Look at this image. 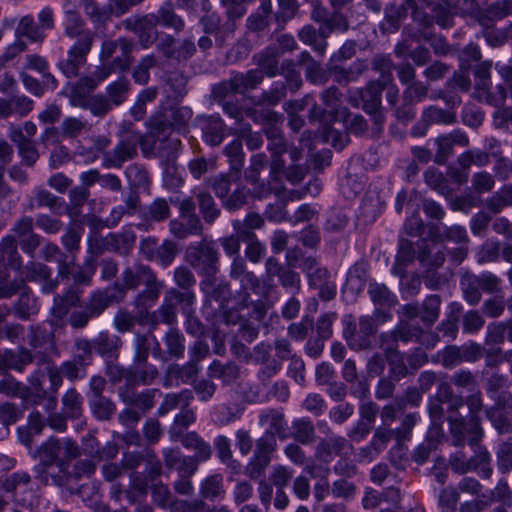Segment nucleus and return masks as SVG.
<instances>
[{
	"label": "nucleus",
	"instance_id": "35",
	"mask_svg": "<svg viewBox=\"0 0 512 512\" xmlns=\"http://www.w3.org/2000/svg\"><path fill=\"white\" fill-rule=\"evenodd\" d=\"M166 344L169 352L174 356H181L184 353L183 337L176 331H170L166 335Z\"/></svg>",
	"mask_w": 512,
	"mask_h": 512
},
{
	"label": "nucleus",
	"instance_id": "64",
	"mask_svg": "<svg viewBox=\"0 0 512 512\" xmlns=\"http://www.w3.org/2000/svg\"><path fill=\"white\" fill-rule=\"evenodd\" d=\"M491 495H496V497L505 504H512V491L509 489L507 482L500 481L495 488L494 492H490Z\"/></svg>",
	"mask_w": 512,
	"mask_h": 512
},
{
	"label": "nucleus",
	"instance_id": "43",
	"mask_svg": "<svg viewBox=\"0 0 512 512\" xmlns=\"http://www.w3.org/2000/svg\"><path fill=\"white\" fill-rule=\"evenodd\" d=\"M257 63L261 70L268 76H274L277 71V60L276 55L271 53L269 55L262 54L258 56Z\"/></svg>",
	"mask_w": 512,
	"mask_h": 512
},
{
	"label": "nucleus",
	"instance_id": "26",
	"mask_svg": "<svg viewBox=\"0 0 512 512\" xmlns=\"http://www.w3.org/2000/svg\"><path fill=\"white\" fill-rule=\"evenodd\" d=\"M459 500V494L453 487H447L442 490L439 496V505L442 512H454Z\"/></svg>",
	"mask_w": 512,
	"mask_h": 512
},
{
	"label": "nucleus",
	"instance_id": "58",
	"mask_svg": "<svg viewBox=\"0 0 512 512\" xmlns=\"http://www.w3.org/2000/svg\"><path fill=\"white\" fill-rule=\"evenodd\" d=\"M215 447L217 450V453L222 461H227L232 457V452L230 449V441L225 436H218L215 439Z\"/></svg>",
	"mask_w": 512,
	"mask_h": 512
},
{
	"label": "nucleus",
	"instance_id": "24",
	"mask_svg": "<svg viewBox=\"0 0 512 512\" xmlns=\"http://www.w3.org/2000/svg\"><path fill=\"white\" fill-rule=\"evenodd\" d=\"M176 246L169 240L163 241L156 250L153 260L158 261L162 266L166 267L171 264L175 257Z\"/></svg>",
	"mask_w": 512,
	"mask_h": 512
},
{
	"label": "nucleus",
	"instance_id": "31",
	"mask_svg": "<svg viewBox=\"0 0 512 512\" xmlns=\"http://www.w3.org/2000/svg\"><path fill=\"white\" fill-rule=\"evenodd\" d=\"M498 468L502 473H508L512 469V446L502 444L497 452Z\"/></svg>",
	"mask_w": 512,
	"mask_h": 512
},
{
	"label": "nucleus",
	"instance_id": "18",
	"mask_svg": "<svg viewBox=\"0 0 512 512\" xmlns=\"http://www.w3.org/2000/svg\"><path fill=\"white\" fill-rule=\"evenodd\" d=\"M423 119L431 123L452 124L455 122V114L441 108L429 107L424 111Z\"/></svg>",
	"mask_w": 512,
	"mask_h": 512
},
{
	"label": "nucleus",
	"instance_id": "28",
	"mask_svg": "<svg viewBox=\"0 0 512 512\" xmlns=\"http://www.w3.org/2000/svg\"><path fill=\"white\" fill-rule=\"evenodd\" d=\"M155 65L153 56H146L141 60L139 65L135 68L133 77L139 84H146L149 80V70Z\"/></svg>",
	"mask_w": 512,
	"mask_h": 512
},
{
	"label": "nucleus",
	"instance_id": "15",
	"mask_svg": "<svg viewBox=\"0 0 512 512\" xmlns=\"http://www.w3.org/2000/svg\"><path fill=\"white\" fill-rule=\"evenodd\" d=\"M128 89V81L122 78L110 84L107 87V95L111 105L118 106L122 104L127 98Z\"/></svg>",
	"mask_w": 512,
	"mask_h": 512
},
{
	"label": "nucleus",
	"instance_id": "20",
	"mask_svg": "<svg viewBox=\"0 0 512 512\" xmlns=\"http://www.w3.org/2000/svg\"><path fill=\"white\" fill-rule=\"evenodd\" d=\"M440 299L438 296H429L423 303L420 317L423 322L433 324L439 316Z\"/></svg>",
	"mask_w": 512,
	"mask_h": 512
},
{
	"label": "nucleus",
	"instance_id": "8",
	"mask_svg": "<svg viewBox=\"0 0 512 512\" xmlns=\"http://www.w3.org/2000/svg\"><path fill=\"white\" fill-rule=\"evenodd\" d=\"M86 16L96 26L104 25L110 18V12L107 8L100 6L96 0H79Z\"/></svg>",
	"mask_w": 512,
	"mask_h": 512
},
{
	"label": "nucleus",
	"instance_id": "56",
	"mask_svg": "<svg viewBox=\"0 0 512 512\" xmlns=\"http://www.w3.org/2000/svg\"><path fill=\"white\" fill-rule=\"evenodd\" d=\"M95 273V265L93 262H86L75 275L74 281L76 284H89L92 276Z\"/></svg>",
	"mask_w": 512,
	"mask_h": 512
},
{
	"label": "nucleus",
	"instance_id": "41",
	"mask_svg": "<svg viewBox=\"0 0 512 512\" xmlns=\"http://www.w3.org/2000/svg\"><path fill=\"white\" fill-rule=\"evenodd\" d=\"M303 405L306 410L316 415L322 414L326 408L325 401L319 394H309Z\"/></svg>",
	"mask_w": 512,
	"mask_h": 512
},
{
	"label": "nucleus",
	"instance_id": "39",
	"mask_svg": "<svg viewBox=\"0 0 512 512\" xmlns=\"http://www.w3.org/2000/svg\"><path fill=\"white\" fill-rule=\"evenodd\" d=\"M149 216L151 219L155 221H162L168 218L169 216V206L168 203L159 199L154 201L149 207Z\"/></svg>",
	"mask_w": 512,
	"mask_h": 512
},
{
	"label": "nucleus",
	"instance_id": "5",
	"mask_svg": "<svg viewBox=\"0 0 512 512\" xmlns=\"http://www.w3.org/2000/svg\"><path fill=\"white\" fill-rule=\"evenodd\" d=\"M171 233L178 238H186L189 235L198 234L201 224L196 215H188L186 218L174 219L170 222Z\"/></svg>",
	"mask_w": 512,
	"mask_h": 512
},
{
	"label": "nucleus",
	"instance_id": "13",
	"mask_svg": "<svg viewBox=\"0 0 512 512\" xmlns=\"http://www.w3.org/2000/svg\"><path fill=\"white\" fill-rule=\"evenodd\" d=\"M261 4L256 13L247 19V25L251 30H263L268 25V18L271 13V0H260Z\"/></svg>",
	"mask_w": 512,
	"mask_h": 512
},
{
	"label": "nucleus",
	"instance_id": "52",
	"mask_svg": "<svg viewBox=\"0 0 512 512\" xmlns=\"http://www.w3.org/2000/svg\"><path fill=\"white\" fill-rule=\"evenodd\" d=\"M38 21L40 27L44 30H51L55 27V14L54 10L46 6L38 13Z\"/></svg>",
	"mask_w": 512,
	"mask_h": 512
},
{
	"label": "nucleus",
	"instance_id": "57",
	"mask_svg": "<svg viewBox=\"0 0 512 512\" xmlns=\"http://www.w3.org/2000/svg\"><path fill=\"white\" fill-rule=\"evenodd\" d=\"M332 493L337 498H348L354 494V486L345 480L334 482Z\"/></svg>",
	"mask_w": 512,
	"mask_h": 512
},
{
	"label": "nucleus",
	"instance_id": "55",
	"mask_svg": "<svg viewBox=\"0 0 512 512\" xmlns=\"http://www.w3.org/2000/svg\"><path fill=\"white\" fill-rule=\"evenodd\" d=\"M270 459L267 453L257 452L255 459L250 464V476L255 477L262 473L264 468L268 465Z\"/></svg>",
	"mask_w": 512,
	"mask_h": 512
},
{
	"label": "nucleus",
	"instance_id": "62",
	"mask_svg": "<svg viewBox=\"0 0 512 512\" xmlns=\"http://www.w3.org/2000/svg\"><path fill=\"white\" fill-rule=\"evenodd\" d=\"M46 423L43 420L40 412L33 411L28 418V429L33 435H40Z\"/></svg>",
	"mask_w": 512,
	"mask_h": 512
},
{
	"label": "nucleus",
	"instance_id": "44",
	"mask_svg": "<svg viewBox=\"0 0 512 512\" xmlns=\"http://www.w3.org/2000/svg\"><path fill=\"white\" fill-rule=\"evenodd\" d=\"M392 430L388 428H378L375 431L373 440L371 442V447L375 449V451L378 453L382 449H384L387 442L392 438Z\"/></svg>",
	"mask_w": 512,
	"mask_h": 512
},
{
	"label": "nucleus",
	"instance_id": "47",
	"mask_svg": "<svg viewBox=\"0 0 512 512\" xmlns=\"http://www.w3.org/2000/svg\"><path fill=\"white\" fill-rule=\"evenodd\" d=\"M109 8L108 11L110 14H115L116 16H121L128 12L131 7L138 5L136 0H108Z\"/></svg>",
	"mask_w": 512,
	"mask_h": 512
},
{
	"label": "nucleus",
	"instance_id": "61",
	"mask_svg": "<svg viewBox=\"0 0 512 512\" xmlns=\"http://www.w3.org/2000/svg\"><path fill=\"white\" fill-rule=\"evenodd\" d=\"M18 148L20 155L28 165H33L38 159V153L30 140L21 143V146Z\"/></svg>",
	"mask_w": 512,
	"mask_h": 512
},
{
	"label": "nucleus",
	"instance_id": "46",
	"mask_svg": "<svg viewBox=\"0 0 512 512\" xmlns=\"http://www.w3.org/2000/svg\"><path fill=\"white\" fill-rule=\"evenodd\" d=\"M183 444L186 447L194 446L200 451L203 459H207L210 455V446L206 442L199 439L195 433L187 435L183 440Z\"/></svg>",
	"mask_w": 512,
	"mask_h": 512
},
{
	"label": "nucleus",
	"instance_id": "14",
	"mask_svg": "<svg viewBox=\"0 0 512 512\" xmlns=\"http://www.w3.org/2000/svg\"><path fill=\"white\" fill-rule=\"evenodd\" d=\"M313 285L320 288L319 296L323 300H331L336 295V285L334 283L327 282L321 285L320 281L328 276V271L324 268L316 269L313 274L309 275Z\"/></svg>",
	"mask_w": 512,
	"mask_h": 512
},
{
	"label": "nucleus",
	"instance_id": "17",
	"mask_svg": "<svg viewBox=\"0 0 512 512\" xmlns=\"http://www.w3.org/2000/svg\"><path fill=\"white\" fill-rule=\"evenodd\" d=\"M52 271L46 265L31 262L25 266L21 276L29 281H42L51 277Z\"/></svg>",
	"mask_w": 512,
	"mask_h": 512
},
{
	"label": "nucleus",
	"instance_id": "6",
	"mask_svg": "<svg viewBox=\"0 0 512 512\" xmlns=\"http://www.w3.org/2000/svg\"><path fill=\"white\" fill-rule=\"evenodd\" d=\"M159 48L167 57H175L177 59H187L195 51V45L191 41H185L181 45L176 43L172 37H166L159 44Z\"/></svg>",
	"mask_w": 512,
	"mask_h": 512
},
{
	"label": "nucleus",
	"instance_id": "27",
	"mask_svg": "<svg viewBox=\"0 0 512 512\" xmlns=\"http://www.w3.org/2000/svg\"><path fill=\"white\" fill-rule=\"evenodd\" d=\"M438 146L435 154V160L438 163H444L448 156L453 152V139L448 135L439 136L436 140Z\"/></svg>",
	"mask_w": 512,
	"mask_h": 512
},
{
	"label": "nucleus",
	"instance_id": "37",
	"mask_svg": "<svg viewBox=\"0 0 512 512\" xmlns=\"http://www.w3.org/2000/svg\"><path fill=\"white\" fill-rule=\"evenodd\" d=\"M484 325V320L478 312L470 311L463 319V329L467 333H475Z\"/></svg>",
	"mask_w": 512,
	"mask_h": 512
},
{
	"label": "nucleus",
	"instance_id": "12",
	"mask_svg": "<svg viewBox=\"0 0 512 512\" xmlns=\"http://www.w3.org/2000/svg\"><path fill=\"white\" fill-rule=\"evenodd\" d=\"M192 399L193 395L190 390H184L179 394H167L159 407V413L165 415L179 406H187Z\"/></svg>",
	"mask_w": 512,
	"mask_h": 512
},
{
	"label": "nucleus",
	"instance_id": "30",
	"mask_svg": "<svg viewBox=\"0 0 512 512\" xmlns=\"http://www.w3.org/2000/svg\"><path fill=\"white\" fill-rule=\"evenodd\" d=\"M283 416L274 410L261 413L259 421L262 426L268 427L271 432L278 431L282 427Z\"/></svg>",
	"mask_w": 512,
	"mask_h": 512
},
{
	"label": "nucleus",
	"instance_id": "63",
	"mask_svg": "<svg viewBox=\"0 0 512 512\" xmlns=\"http://www.w3.org/2000/svg\"><path fill=\"white\" fill-rule=\"evenodd\" d=\"M371 424L366 423L365 421H360L357 423L356 426H354L348 433V436L356 441L360 442L362 441L370 432L371 430Z\"/></svg>",
	"mask_w": 512,
	"mask_h": 512
},
{
	"label": "nucleus",
	"instance_id": "45",
	"mask_svg": "<svg viewBox=\"0 0 512 512\" xmlns=\"http://www.w3.org/2000/svg\"><path fill=\"white\" fill-rule=\"evenodd\" d=\"M12 103H13V114L16 113L20 116L27 115L33 109V105H34V102L30 98H28L24 95L13 97Z\"/></svg>",
	"mask_w": 512,
	"mask_h": 512
},
{
	"label": "nucleus",
	"instance_id": "9",
	"mask_svg": "<svg viewBox=\"0 0 512 512\" xmlns=\"http://www.w3.org/2000/svg\"><path fill=\"white\" fill-rule=\"evenodd\" d=\"M20 256L17 252L16 240L13 236H6L0 243V265H10L19 268Z\"/></svg>",
	"mask_w": 512,
	"mask_h": 512
},
{
	"label": "nucleus",
	"instance_id": "1",
	"mask_svg": "<svg viewBox=\"0 0 512 512\" xmlns=\"http://www.w3.org/2000/svg\"><path fill=\"white\" fill-rule=\"evenodd\" d=\"M63 31L70 39H76L67 52V58L59 62V68L69 78L78 75L79 70L86 64L87 56L94 43V32L86 27L74 0L62 1Z\"/></svg>",
	"mask_w": 512,
	"mask_h": 512
},
{
	"label": "nucleus",
	"instance_id": "10",
	"mask_svg": "<svg viewBox=\"0 0 512 512\" xmlns=\"http://www.w3.org/2000/svg\"><path fill=\"white\" fill-rule=\"evenodd\" d=\"M27 67L43 75L46 89L54 90L57 87V81L49 72V65L45 58L38 55L27 56Z\"/></svg>",
	"mask_w": 512,
	"mask_h": 512
},
{
	"label": "nucleus",
	"instance_id": "36",
	"mask_svg": "<svg viewBox=\"0 0 512 512\" xmlns=\"http://www.w3.org/2000/svg\"><path fill=\"white\" fill-rule=\"evenodd\" d=\"M36 226L48 234H55L62 228L59 220L48 215H39L36 219Z\"/></svg>",
	"mask_w": 512,
	"mask_h": 512
},
{
	"label": "nucleus",
	"instance_id": "16",
	"mask_svg": "<svg viewBox=\"0 0 512 512\" xmlns=\"http://www.w3.org/2000/svg\"><path fill=\"white\" fill-rule=\"evenodd\" d=\"M63 412L69 418H77L81 414V396L73 389L63 396Z\"/></svg>",
	"mask_w": 512,
	"mask_h": 512
},
{
	"label": "nucleus",
	"instance_id": "34",
	"mask_svg": "<svg viewBox=\"0 0 512 512\" xmlns=\"http://www.w3.org/2000/svg\"><path fill=\"white\" fill-rule=\"evenodd\" d=\"M25 48L26 44L19 39L10 44L0 55V69L3 68L8 62L13 60L17 55L22 53Z\"/></svg>",
	"mask_w": 512,
	"mask_h": 512
},
{
	"label": "nucleus",
	"instance_id": "4",
	"mask_svg": "<svg viewBox=\"0 0 512 512\" xmlns=\"http://www.w3.org/2000/svg\"><path fill=\"white\" fill-rule=\"evenodd\" d=\"M120 48L121 55L113 61V68L126 70L132 63L131 52L133 43L125 38L118 40H106L102 43L100 57L101 59H109Z\"/></svg>",
	"mask_w": 512,
	"mask_h": 512
},
{
	"label": "nucleus",
	"instance_id": "2",
	"mask_svg": "<svg viewBox=\"0 0 512 512\" xmlns=\"http://www.w3.org/2000/svg\"><path fill=\"white\" fill-rule=\"evenodd\" d=\"M158 22L163 25L180 30L184 22L173 11L172 4L167 2L161 6L157 15H144L139 18H128L123 22L126 29L135 32L144 48L149 47L156 39L155 26Z\"/></svg>",
	"mask_w": 512,
	"mask_h": 512
},
{
	"label": "nucleus",
	"instance_id": "60",
	"mask_svg": "<svg viewBox=\"0 0 512 512\" xmlns=\"http://www.w3.org/2000/svg\"><path fill=\"white\" fill-rule=\"evenodd\" d=\"M18 418L17 408L11 403H3L0 405V420L4 424L16 422Z\"/></svg>",
	"mask_w": 512,
	"mask_h": 512
},
{
	"label": "nucleus",
	"instance_id": "21",
	"mask_svg": "<svg viewBox=\"0 0 512 512\" xmlns=\"http://www.w3.org/2000/svg\"><path fill=\"white\" fill-rule=\"evenodd\" d=\"M92 409L95 416L101 420L109 419L115 412V405L101 395H95L92 401Z\"/></svg>",
	"mask_w": 512,
	"mask_h": 512
},
{
	"label": "nucleus",
	"instance_id": "22",
	"mask_svg": "<svg viewBox=\"0 0 512 512\" xmlns=\"http://www.w3.org/2000/svg\"><path fill=\"white\" fill-rule=\"evenodd\" d=\"M200 211L208 222H213L219 215V209L216 207L213 198L208 193L198 195Z\"/></svg>",
	"mask_w": 512,
	"mask_h": 512
},
{
	"label": "nucleus",
	"instance_id": "25",
	"mask_svg": "<svg viewBox=\"0 0 512 512\" xmlns=\"http://www.w3.org/2000/svg\"><path fill=\"white\" fill-rule=\"evenodd\" d=\"M85 363L81 358H75L71 361L64 362L61 366L62 373L70 380H75L85 376Z\"/></svg>",
	"mask_w": 512,
	"mask_h": 512
},
{
	"label": "nucleus",
	"instance_id": "19",
	"mask_svg": "<svg viewBox=\"0 0 512 512\" xmlns=\"http://www.w3.org/2000/svg\"><path fill=\"white\" fill-rule=\"evenodd\" d=\"M136 137H128L119 142L114 150V157L119 162H125L136 154Z\"/></svg>",
	"mask_w": 512,
	"mask_h": 512
},
{
	"label": "nucleus",
	"instance_id": "49",
	"mask_svg": "<svg viewBox=\"0 0 512 512\" xmlns=\"http://www.w3.org/2000/svg\"><path fill=\"white\" fill-rule=\"evenodd\" d=\"M81 232L77 229H69L62 237L64 247L73 252L79 249Z\"/></svg>",
	"mask_w": 512,
	"mask_h": 512
},
{
	"label": "nucleus",
	"instance_id": "48",
	"mask_svg": "<svg viewBox=\"0 0 512 512\" xmlns=\"http://www.w3.org/2000/svg\"><path fill=\"white\" fill-rule=\"evenodd\" d=\"M21 80L23 82L24 87L33 95L40 97L43 95L46 86L41 84L36 78L28 75L22 74Z\"/></svg>",
	"mask_w": 512,
	"mask_h": 512
},
{
	"label": "nucleus",
	"instance_id": "33",
	"mask_svg": "<svg viewBox=\"0 0 512 512\" xmlns=\"http://www.w3.org/2000/svg\"><path fill=\"white\" fill-rule=\"evenodd\" d=\"M225 153L230 159L233 168H238L243 162L242 142L238 139L233 140L225 147Z\"/></svg>",
	"mask_w": 512,
	"mask_h": 512
},
{
	"label": "nucleus",
	"instance_id": "59",
	"mask_svg": "<svg viewBox=\"0 0 512 512\" xmlns=\"http://www.w3.org/2000/svg\"><path fill=\"white\" fill-rule=\"evenodd\" d=\"M278 277L280 279L281 284L284 287L291 288L293 290H296L299 288L300 278L297 273H295L289 269H284Z\"/></svg>",
	"mask_w": 512,
	"mask_h": 512
},
{
	"label": "nucleus",
	"instance_id": "3",
	"mask_svg": "<svg viewBox=\"0 0 512 512\" xmlns=\"http://www.w3.org/2000/svg\"><path fill=\"white\" fill-rule=\"evenodd\" d=\"M79 455V448L75 442L69 438L56 439L49 438L40 448V456L45 464L46 472L50 473L52 465L55 464L59 468V472L63 475L53 477V481L62 484L63 478L67 473V462Z\"/></svg>",
	"mask_w": 512,
	"mask_h": 512
},
{
	"label": "nucleus",
	"instance_id": "29",
	"mask_svg": "<svg viewBox=\"0 0 512 512\" xmlns=\"http://www.w3.org/2000/svg\"><path fill=\"white\" fill-rule=\"evenodd\" d=\"M201 492L205 498L213 499L219 497L223 493L221 478L219 476L207 478L202 484Z\"/></svg>",
	"mask_w": 512,
	"mask_h": 512
},
{
	"label": "nucleus",
	"instance_id": "50",
	"mask_svg": "<svg viewBox=\"0 0 512 512\" xmlns=\"http://www.w3.org/2000/svg\"><path fill=\"white\" fill-rule=\"evenodd\" d=\"M216 386L208 380L199 381L195 385V392L201 401L209 400L215 393Z\"/></svg>",
	"mask_w": 512,
	"mask_h": 512
},
{
	"label": "nucleus",
	"instance_id": "38",
	"mask_svg": "<svg viewBox=\"0 0 512 512\" xmlns=\"http://www.w3.org/2000/svg\"><path fill=\"white\" fill-rule=\"evenodd\" d=\"M85 127L86 122L74 117H69L62 123L64 134L70 137L78 136L85 129Z\"/></svg>",
	"mask_w": 512,
	"mask_h": 512
},
{
	"label": "nucleus",
	"instance_id": "54",
	"mask_svg": "<svg viewBox=\"0 0 512 512\" xmlns=\"http://www.w3.org/2000/svg\"><path fill=\"white\" fill-rule=\"evenodd\" d=\"M288 374L296 383L303 385L305 382L303 361L300 359H293L289 365Z\"/></svg>",
	"mask_w": 512,
	"mask_h": 512
},
{
	"label": "nucleus",
	"instance_id": "7",
	"mask_svg": "<svg viewBox=\"0 0 512 512\" xmlns=\"http://www.w3.org/2000/svg\"><path fill=\"white\" fill-rule=\"evenodd\" d=\"M191 264L200 267L202 264L211 266L217 260V251L212 243H201L198 247L189 250Z\"/></svg>",
	"mask_w": 512,
	"mask_h": 512
},
{
	"label": "nucleus",
	"instance_id": "42",
	"mask_svg": "<svg viewBox=\"0 0 512 512\" xmlns=\"http://www.w3.org/2000/svg\"><path fill=\"white\" fill-rule=\"evenodd\" d=\"M292 477V472L284 466H277L274 468L271 475V481L278 489H283Z\"/></svg>",
	"mask_w": 512,
	"mask_h": 512
},
{
	"label": "nucleus",
	"instance_id": "53",
	"mask_svg": "<svg viewBox=\"0 0 512 512\" xmlns=\"http://www.w3.org/2000/svg\"><path fill=\"white\" fill-rule=\"evenodd\" d=\"M107 307V299L104 294L97 292L92 295L88 311L91 316H98Z\"/></svg>",
	"mask_w": 512,
	"mask_h": 512
},
{
	"label": "nucleus",
	"instance_id": "40",
	"mask_svg": "<svg viewBox=\"0 0 512 512\" xmlns=\"http://www.w3.org/2000/svg\"><path fill=\"white\" fill-rule=\"evenodd\" d=\"M112 108L111 103L102 95H97L89 101V109L96 116L105 115Z\"/></svg>",
	"mask_w": 512,
	"mask_h": 512
},
{
	"label": "nucleus",
	"instance_id": "11",
	"mask_svg": "<svg viewBox=\"0 0 512 512\" xmlns=\"http://www.w3.org/2000/svg\"><path fill=\"white\" fill-rule=\"evenodd\" d=\"M123 280L127 288H136L141 283L150 285L154 281V275L148 267L139 266L136 271L126 270Z\"/></svg>",
	"mask_w": 512,
	"mask_h": 512
},
{
	"label": "nucleus",
	"instance_id": "23",
	"mask_svg": "<svg viewBox=\"0 0 512 512\" xmlns=\"http://www.w3.org/2000/svg\"><path fill=\"white\" fill-rule=\"evenodd\" d=\"M295 439L303 444L311 442L314 438V427L312 423L305 419H300L294 423Z\"/></svg>",
	"mask_w": 512,
	"mask_h": 512
},
{
	"label": "nucleus",
	"instance_id": "32",
	"mask_svg": "<svg viewBox=\"0 0 512 512\" xmlns=\"http://www.w3.org/2000/svg\"><path fill=\"white\" fill-rule=\"evenodd\" d=\"M472 186L478 193H485L494 187V179L487 172H479L473 176Z\"/></svg>",
	"mask_w": 512,
	"mask_h": 512
},
{
	"label": "nucleus",
	"instance_id": "51",
	"mask_svg": "<svg viewBox=\"0 0 512 512\" xmlns=\"http://www.w3.org/2000/svg\"><path fill=\"white\" fill-rule=\"evenodd\" d=\"M490 68L491 64L483 63L479 65L475 70V76L479 79L477 82V86L481 87L483 90H488L490 88Z\"/></svg>",
	"mask_w": 512,
	"mask_h": 512
}]
</instances>
